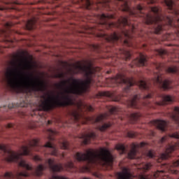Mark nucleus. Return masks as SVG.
I'll list each match as a JSON object with an SVG mask.
<instances>
[{
  "label": "nucleus",
  "instance_id": "10",
  "mask_svg": "<svg viewBox=\"0 0 179 179\" xmlns=\"http://www.w3.org/2000/svg\"><path fill=\"white\" fill-rule=\"evenodd\" d=\"M71 114L75 122H79L80 120L84 118L86 122H83V124H87L89 121L92 122V124H103L104 120L107 119L108 117V113H104L96 117H84L83 115L77 110L73 111Z\"/></svg>",
  "mask_w": 179,
  "mask_h": 179
},
{
  "label": "nucleus",
  "instance_id": "35",
  "mask_svg": "<svg viewBox=\"0 0 179 179\" xmlns=\"http://www.w3.org/2000/svg\"><path fill=\"white\" fill-rule=\"evenodd\" d=\"M108 110L109 114H117L118 113V108L115 106H110Z\"/></svg>",
  "mask_w": 179,
  "mask_h": 179
},
{
  "label": "nucleus",
  "instance_id": "15",
  "mask_svg": "<svg viewBox=\"0 0 179 179\" xmlns=\"http://www.w3.org/2000/svg\"><path fill=\"white\" fill-rule=\"evenodd\" d=\"M30 173H27V171L19 172L17 171L15 174H13L12 172H6L3 178H17V179H23L26 177H29Z\"/></svg>",
  "mask_w": 179,
  "mask_h": 179
},
{
  "label": "nucleus",
  "instance_id": "13",
  "mask_svg": "<svg viewBox=\"0 0 179 179\" xmlns=\"http://www.w3.org/2000/svg\"><path fill=\"white\" fill-rule=\"evenodd\" d=\"M144 146H146V143L143 142L139 144H136L135 143H133L131 145V150L127 154L128 158L136 159V154L138 153V149H139V148H143Z\"/></svg>",
  "mask_w": 179,
  "mask_h": 179
},
{
  "label": "nucleus",
  "instance_id": "48",
  "mask_svg": "<svg viewBox=\"0 0 179 179\" xmlns=\"http://www.w3.org/2000/svg\"><path fill=\"white\" fill-rule=\"evenodd\" d=\"M6 27H7V29H9L10 27H12V23L7 22L6 24Z\"/></svg>",
  "mask_w": 179,
  "mask_h": 179
},
{
  "label": "nucleus",
  "instance_id": "37",
  "mask_svg": "<svg viewBox=\"0 0 179 179\" xmlns=\"http://www.w3.org/2000/svg\"><path fill=\"white\" fill-rule=\"evenodd\" d=\"M137 135H138V133H136L135 131H128L127 132V136L129 138H136Z\"/></svg>",
  "mask_w": 179,
  "mask_h": 179
},
{
  "label": "nucleus",
  "instance_id": "18",
  "mask_svg": "<svg viewBox=\"0 0 179 179\" xmlns=\"http://www.w3.org/2000/svg\"><path fill=\"white\" fill-rule=\"evenodd\" d=\"M165 5L167 6L169 10H171L172 13L175 15H179V10L176 7V3L173 0H164Z\"/></svg>",
  "mask_w": 179,
  "mask_h": 179
},
{
  "label": "nucleus",
  "instance_id": "14",
  "mask_svg": "<svg viewBox=\"0 0 179 179\" xmlns=\"http://www.w3.org/2000/svg\"><path fill=\"white\" fill-rule=\"evenodd\" d=\"M148 61V57L142 53L139 54V57L135 59L132 64L129 66L131 68H134V66H145L146 65V62Z\"/></svg>",
  "mask_w": 179,
  "mask_h": 179
},
{
  "label": "nucleus",
  "instance_id": "56",
  "mask_svg": "<svg viewBox=\"0 0 179 179\" xmlns=\"http://www.w3.org/2000/svg\"><path fill=\"white\" fill-rule=\"evenodd\" d=\"M178 21H179V20H178Z\"/></svg>",
  "mask_w": 179,
  "mask_h": 179
},
{
  "label": "nucleus",
  "instance_id": "5",
  "mask_svg": "<svg viewBox=\"0 0 179 179\" xmlns=\"http://www.w3.org/2000/svg\"><path fill=\"white\" fill-rule=\"evenodd\" d=\"M98 17L103 29L108 30L115 27L121 29V33L119 34L114 32L110 35L101 34V37H103L108 43H117L120 41H123L126 45H129V40H132L136 33V27L134 23L129 22V17L121 16L117 22L110 21V19H114L113 15L101 14L99 15Z\"/></svg>",
  "mask_w": 179,
  "mask_h": 179
},
{
  "label": "nucleus",
  "instance_id": "6",
  "mask_svg": "<svg viewBox=\"0 0 179 179\" xmlns=\"http://www.w3.org/2000/svg\"><path fill=\"white\" fill-rule=\"evenodd\" d=\"M45 148L50 149L48 155L58 157V150H57L56 145L51 142H48L45 145L41 146L37 139L29 141L28 145H22L19 152L13 151L3 144H0V155L2 156L4 160L8 162V163L18 162L20 167H23V169L26 170L31 171L33 168L30 166L29 164L26 163V161L22 159V156H29V155H30V149H34L36 152H40L41 149H45Z\"/></svg>",
  "mask_w": 179,
  "mask_h": 179
},
{
  "label": "nucleus",
  "instance_id": "17",
  "mask_svg": "<svg viewBox=\"0 0 179 179\" xmlns=\"http://www.w3.org/2000/svg\"><path fill=\"white\" fill-rule=\"evenodd\" d=\"M176 149H177V144L173 145H169L166 148L165 152L161 154V159H162V160L169 159V157L171 156L170 155H171V153H173Z\"/></svg>",
  "mask_w": 179,
  "mask_h": 179
},
{
  "label": "nucleus",
  "instance_id": "34",
  "mask_svg": "<svg viewBox=\"0 0 179 179\" xmlns=\"http://www.w3.org/2000/svg\"><path fill=\"white\" fill-rule=\"evenodd\" d=\"M91 51H94L95 52H100V45H91Z\"/></svg>",
  "mask_w": 179,
  "mask_h": 179
},
{
  "label": "nucleus",
  "instance_id": "47",
  "mask_svg": "<svg viewBox=\"0 0 179 179\" xmlns=\"http://www.w3.org/2000/svg\"><path fill=\"white\" fill-rule=\"evenodd\" d=\"M0 35H1V36L3 35L4 37H6V31L2 30V31L0 32Z\"/></svg>",
  "mask_w": 179,
  "mask_h": 179
},
{
  "label": "nucleus",
  "instance_id": "21",
  "mask_svg": "<svg viewBox=\"0 0 179 179\" xmlns=\"http://www.w3.org/2000/svg\"><path fill=\"white\" fill-rule=\"evenodd\" d=\"M154 125L157 127L158 129L164 132L166 131V128L167 127V122L164 120H155Z\"/></svg>",
  "mask_w": 179,
  "mask_h": 179
},
{
  "label": "nucleus",
  "instance_id": "53",
  "mask_svg": "<svg viewBox=\"0 0 179 179\" xmlns=\"http://www.w3.org/2000/svg\"><path fill=\"white\" fill-rule=\"evenodd\" d=\"M8 41V43H13V41H12V40H10V41Z\"/></svg>",
  "mask_w": 179,
  "mask_h": 179
},
{
  "label": "nucleus",
  "instance_id": "40",
  "mask_svg": "<svg viewBox=\"0 0 179 179\" xmlns=\"http://www.w3.org/2000/svg\"><path fill=\"white\" fill-rule=\"evenodd\" d=\"M98 96L99 97H106L110 96V94L108 92H99Z\"/></svg>",
  "mask_w": 179,
  "mask_h": 179
},
{
  "label": "nucleus",
  "instance_id": "9",
  "mask_svg": "<svg viewBox=\"0 0 179 179\" xmlns=\"http://www.w3.org/2000/svg\"><path fill=\"white\" fill-rule=\"evenodd\" d=\"M152 94H148L143 96V101H141V95H134L131 99L129 100L128 105L132 108H142V106L144 107H152L149 99H152Z\"/></svg>",
  "mask_w": 179,
  "mask_h": 179
},
{
  "label": "nucleus",
  "instance_id": "25",
  "mask_svg": "<svg viewBox=\"0 0 179 179\" xmlns=\"http://www.w3.org/2000/svg\"><path fill=\"white\" fill-rule=\"evenodd\" d=\"M36 21L35 18L29 20L25 24V27L27 30H33L36 27Z\"/></svg>",
  "mask_w": 179,
  "mask_h": 179
},
{
  "label": "nucleus",
  "instance_id": "28",
  "mask_svg": "<svg viewBox=\"0 0 179 179\" xmlns=\"http://www.w3.org/2000/svg\"><path fill=\"white\" fill-rule=\"evenodd\" d=\"M129 118L133 121V124H135V122H136V121L141 118V114L138 113H131L129 115Z\"/></svg>",
  "mask_w": 179,
  "mask_h": 179
},
{
  "label": "nucleus",
  "instance_id": "55",
  "mask_svg": "<svg viewBox=\"0 0 179 179\" xmlns=\"http://www.w3.org/2000/svg\"><path fill=\"white\" fill-rule=\"evenodd\" d=\"M107 73H110V71H107Z\"/></svg>",
  "mask_w": 179,
  "mask_h": 179
},
{
  "label": "nucleus",
  "instance_id": "42",
  "mask_svg": "<svg viewBox=\"0 0 179 179\" xmlns=\"http://www.w3.org/2000/svg\"><path fill=\"white\" fill-rule=\"evenodd\" d=\"M34 160H35V162H43V159L41 158L38 155H35L34 157Z\"/></svg>",
  "mask_w": 179,
  "mask_h": 179
},
{
  "label": "nucleus",
  "instance_id": "3",
  "mask_svg": "<svg viewBox=\"0 0 179 179\" xmlns=\"http://www.w3.org/2000/svg\"><path fill=\"white\" fill-rule=\"evenodd\" d=\"M74 157L78 162H85L87 165L78 169L73 165V162H68L63 166L61 164H55V159H46L45 163L48 164L49 169L53 173L61 171L64 169L66 170V171H70V173H76L77 171L87 173V171L92 170L93 166H108L112 167L114 162V157L111 152L106 148H101L100 152L92 149L87 150L86 153L78 152L74 155Z\"/></svg>",
  "mask_w": 179,
  "mask_h": 179
},
{
  "label": "nucleus",
  "instance_id": "44",
  "mask_svg": "<svg viewBox=\"0 0 179 179\" xmlns=\"http://www.w3.org/2000/svg\"><path fill=\"white\" fill-rule=\"evenodd\" d=\"M157 0H147V3H156Z\"/></svg>",
  "mask_w": 179,
  "mask_h": 179
},
{
  "label": "nucleus",
  "instance_id": "8",
  "mask_svg": "<svg viewBox=\"0 0 179 179\" xmlns=\"http://www.w3.org/2000/svg\"><path fill=\"white\" fill-rule=\"evenodd\" d=\"M164 66L162 64H156V69L158 71V73L155 76V78L152 80V83L155 86H159V87H162L164 90H169L171 87V80H163V76L160 73L163 69H164Z\"/></svg>",
  "mask_w": 179,
  "mask_h": 179
},
{
  "label": "nucleus",
  "instance_id": "22",
  "mask_svg": "<svg viewBox=\"0 0 179 179\" xmlns=\"http://www.w3.org/2000/svg\"><path fill=\"white\" fill-rule=\"evenodd\" d=\"M118 54L120 55V58H122L125 61L131 59V52H129V50H127L125 49H120Z\"/></svg>",
  "mask_w": 179,
  "mask_h": 179
},
{
  "label": "nucleus",
  "instance_id": "1",
  "mask_svg": "<svg viewBox=\"0 0 179 179\" xmlns=\"http://www.w3.org/2000/svg\"><path fill=\"white\" fill-rule=\"evenodd\" d=\"M86 64H83L80 62H77L73 64V73L77 75L78 73H84L86 80L75 79L71 78L68 80H64L62 84H58L57 87L62 89L64 86H66V83H69L72 80L73 84L64 89V92H61V99L59 96L56 98L48 94V97L43 96V100L41 101L40 108L43 111H51L54 108L58 107H67V106H73V101L69 94H77L80 96L83 93L89 92L90 85L93 82V78L96 76V69L93 67L92 61L87 60L84 62Z\"/></svg>",
  "mask_w": 179,
  "mask_h": 179
},
{
  "label": "nucleus",
  "instance_id": "33",
  "mask_svg": "<svg viewBox=\"0 0 179 179\" xmlns=\"http://www.w3.org/2000/svg\"><path fill=\"white\" fill-rule=\"evenodd\" d=\"M59 146L61 149L68 150L69 149V143H68V141H64L63 142L59 143Z\"/></svg>",
  "mask_w": 179,
  "mask_h": 179
},
{
  "label": "nucleus",
  "instance_id": "41",
  "mask_svg": "<svg viewBox=\"0 0 179 179\" xmlns=\"http://www.w3.org/2000/svg\"><path fill=\"white\" fill-rule=\"evenodd\" d=\"M158 54H159V55H167V50H163V49H159Z\"/></svg>",
  "mask_w": 179,
  "mask_h": 179
},
{
  "label": "nucleus",
  "instance_id": "16",
  "mask_svg": "<svg viewBox=\"0 0 179 179\" xmlns=\"http://www.w3.org/2000/svg\"><path fill=\"white\" fill-rule=\"evenodd\" d=\"M117 179H130L132 178V173L131 169L127 167H123L122 171L116 173Z\"/></svg>",
  "mask_w": 179,
  "mask_h": 179
},
{
  "label": "nucleus",
  "instance_id": "32",
  "mask_svg": "<svg viewBox=\"0 0 179 179\" xmlns=\"http://www.w3.org/2000/svg\"><path fill=\"white\" fill-rule=\"evenodd\" d=\"M166 71L168 73H178V68L177 66H171L166 69Z\"/></svg>",
  "mask_w": 179,
  "mask_h": 179
},
{
  "label": "nucleus",
  "instance_id": "39",
  "mask_svg": "<svg viewBox=\"0 0 179 179\" xmlns=\"http://www.w3.org/2000/svg\"><path fill=\"white\" fill-rule=\"evenodd\" d=\"M55 78H57L59 79H64V78H65V74H64V73H58L55 76Z\"/></svg>",
  "mask_w": 179,
  "mask_h": 179
},
{
  "label": "nucleus",
  "instance_id": "2",
  "mask_svg": "<svg viewBox=\"0 0 179 179\" xmlns=\"http://www.w3.org/2000/svg\"><path fill=\"white\" fill-rule=\"evenodd\" d=\"M16 61L19 62L18 66L16 61L10 62L13 67L8 69L3 78V80L10 90L13 92H24L26 94L32 92H45L47 90V85L43 80L33 78L32 74L24 73V60L20 58L19 55L14 56Z\"/></svg>",
  "mask_w": 179,
  "mask_h": 179
},
{
  "label": "nucleus",
  "instance_id": "36",
  "mask_svg": "<svg viewBox=\"0 0 179 179\" xmlns=\"http://www.w3.org/2000/svg\"><path fill=\"white\" fill-rule=\"evenodd\" d=\"M145 157H149L150 159H153V157H155V152L152 150H148L145 153Z\"/></svg>",
  "mask_w": 179,
  "mask_h": 179
},
{
  "label": "nucleus",
  "instance_id": "12",
  "mask_svg": "<svg viewBox=\"0 0 179 179\" xmlns=\"http://www.w3.org/2000/svg\"><path fill=\"white\" fill-rule=\"evenodd\" d=\"M139 179H166V172L164 171H157L152 175L141 174L138 176Z\"/></svg>",
  "mask_w": 179,
  "mask_h": 179
},
{
  "label": "nucleus",
  "instance_id": "29",
  "mask_svg": "<svg viewBox=\"0 0 179 179\" xmlns=\"http://www.w3.org/2000/svg\"><path fill=\"white\" fill-rule=\"evenodd\" d=\"M47 133L48 134V139L50 141H54V135H57V134H58L56 130H52L51 129H48L47 130Z\"/></svg>",
  "mask_w": 179,
  "mask_h": 179
},
{
  "label": "nucleus",
  "instance_id": "4",
  "mask_svg": "<svg viewBox=\"0 0 179 179\" xmlns=\"http://www.w3.org/2000/svg\"><path fill=\"white\" fill-rule=\"evenodd\" d=\"M115 5L121 8L123 12H127L129 16L133 17H143L145 24L149 26L152 32L155 34H162L164 27H163V20H166V23L169 26H173V17H164L162 13V8L160 7H152L150 8L151 13H145V7L138 4L136 8L131 9L128 5V0H116Z\"/></svg>",
  "mask_w": 179,
  "mask_h": 179
},
{
  "label": "nucleus",
  "instance_id": "49",
  "mask_svg": "<svg viewBox=\"0 0 179 179\" xmlns=\"http://www.w3.org/2000/svg\"><path fill=\"white\" fill-rule=\"evenodd\" d=\"M8 108H15V104L8 105Z\"/></svg>",
  "mask_w": 179,
  "mask_h": 179
},
{
  "label": "nucleus",
  "instance_id": "11",
  "mask_svg": "<svg viewBox=\"0 0 179 179\" xmlns=\"http://www.w3.org/2000/svg\"><path fill=\"white\" fill-rule=\"evenodd\" d=\"M111 0H95L92 1L90 0H85V5L87 9H92L93 5H96L97 9H101V8H106L110 10Z\"/></svg>",
  "mask_w": 179,
  "mask_h": 179
},
{
  "label": "nucleus",
  "instance_id": "7",
  "mask_svg": "<svg viewBox=\"0 0 179 179\" xmlns=\"http://www.w3.org/2000/svg\"><path fill=\"white\" fill-rule=\"evenodd\" d=\"M107 82L112 87L120 86V85H125L126 87L124 89V93H129L131 92V87L134 85H136L140 89H143V90H149V87H150V84H148L145 80H140L136 81L134 78H128L125 74L122 73H119L116 76L109 78Z\"/></svg>",
  "mask_w": 179,
  "mask_h": 179
},
{
  "label": "nucleus",
  "instance_id": "46",
  "mask_svg": "<svg viewBox=\"0 0 179 179\" xmlns=\"http://www.w3.org/2000/svg\"><path fill=\"white\" fill-rule=\"evenodd\" d=\"M87 110H88V111H93V106H87Z\"/></svg>",
  "mask_w": 179,
  "mask_h": 179
},
{
  "label": "nucleus",
  "instance_id": "27",
  "mask_svg": "<svg viewBox=\"0 0 179 179\" xmlns=\"http://www.w3.org/2000/svg\"><path fill=\"white\" fill-rule=\"evenodd\" d=\"M110 127H111V123H104L102 125H98L96 129H99V131H101V132H104V131L110 128Z\"/></svg>",
  "mask_w": 179,
  "mask_h": 179
},
{
  "label": "nucleus",
  "instance_id": "43",
  "mask_svg": "<svg viewBox=\"0 0 179 179\" xmlns=\"http://www.w3.org/2000/svg\"><path fill=\"white\" fill-rule=\"evenodd\" d=\"M173 167H179V159L176 162H174L173 163Z\"/></svg>",
  "mask_w": 179,
  "mask_h": 179
},
{
  "label": "nucleus",
  "instance_id": "31",
  "mask_svg": "<svg viewBox=\"0 0 179 179\" xmlns=\"http://www.w3.org/2000/svg\"><path fill=\"white\" fill-rule=\"evenodd\" d=\"M150 167H152V164L143 162L141 164L140 169L144 171H146L147 170H149Z\"/></svg>",
  "mask_w": 179,
  "mask_h": 179
},
{
  "label": "nucleus",
  "instance_id": "52",
  "mask_svg": "<svg viewBox=\"0 0 179 179\" xmlns=\"http://www.w3.org/2000/svg\"><path fill=\"white\" fill-rule=\"evenodd\" d=\"M8 128H12V124H8Z\"/></svg>",
  "mask_w": 179,
  "mask_h": 179
},
{
  "label": "nucleus",
  "instance_id": "45",
  "mask_svg": "<svg viewBox=\"0 0 179 179\" xmlns=\"http://www.w3.org/2000/svg\"><path fill=\"white\" fill-rule=\"evenodd\" d=\"M11 3L13 5H21L22 4L20 2L17 1H11Z\"/></svg>",
  "mask_w": 179,
  "mask_h": 179
},
{
  "label": "nucleus",
  "instance_id": "24",
  "mask_svg": "<svg viewBox=\"0 0 179 179\" xmlns=\"http://www.w3.org/2000/svg\"><path fill=\"white\" fill-rule=\"evenodd\" d=\"M171 117L176 124L179 125V107L176 106L173 109V113L171 115Z\"/></svg>",
  "mask_w": 179,
  "mask_h": 179
},
{
  "label": "nucleus",
  "instance_id": "38",
  "mask_svg": "<svg viewBox=\"0 0 179 179\" xmlns=\"http://www.w3.org/2000/svg\"><path fill=\"white\" fill-rule=\"evenodd\" d=\"M29 104H30L29 101H23L18 105V107H27Z\"/></svg>",
  "mask_w": 179,
  "mask_h": 179
},
{
  "label": "nucleus",
  "instance_id": "51",
  "mask_svg": "<svg viewBox=\"0 0 179 179\" xmlns=\"http://www.w3.org/2000/svg\"><path fill=\"white\" fill-rule=\"evenodd\" d=\"M61 156H62V159H64V157H65V155H64V153H62V154L61 155Z\"/></svg>",
  "mask_w": 179,
  "mask_h": 179
},
{
  "label": "nucleus",
  "instance_id": "19",
  "mask_svg": "<svg viewBox=\"0 0 179 179\" xmlns=\"http://www.w3.org/2000/svg\"><path fill=\"white\" fill-rule=\"evenodd\" d=\"M96 138H97V135H96V133L94 132L83 134L80 136V138L83 139V143L84 145H89V143H90V139H96Z\"/></svg>",
  "mask_w": 179,
  "mask_h": 179
},
{
  "label": "nucleus",
  "instance_id": "54",
  "mask_svg": "<svg viewBox=\"0 0 179 179\" xmlns=\"http://www.w3.org/2000/svg\"><path fill=\"white\" fill-rule=\"evenodd\" d=\"M3 10V8H0V10Z\"/></svg>",
  "mask_w": 179,
  "mask_h": 179
},
{
  "label": "nucleus",
  "instance_id": "30",
  "mask_svg": "<svg viewBox=\"0 0 179 179\" xmlns=\"http://www.w3.org/2000/svg\"><path fill=\"white\" fill-rule=\"evenodd\" d=\"M115 149L117 150H120V155H124V153H127V148H125V145L122 144L116 145Z\"/></svg>",
  "mask_w": 179,
  "mask_h": 179
},
{
  "label": "nucleus",
  "instance_id": "23",
  "mask_svg": "<svg viewBox=\"0 0 179 179\" xmlns=\"http://www.w3.org/2000/svg\"><path fill=\"white\" fill-rule=\"evenodd\" d=\"M47 169V165L39 164L35 169L34 174L37 177H41L43 171Z\"/></svg>",
  "mask_w": 179,
  "mask_h": 179
},
{
  "label": "nucleus",
  "instance_id": "26",
  "mask_svg": "<svg viewBox=\"0 0 179 179\" xmlns=\"http://www.w3.org/2000/svg\"><path fill=\"white\" fill-rule=\"evenodd\" d=\"M169 138H175V139H179V134H178V132H176L172 134H169V136H164L159 140V143L161 144L164 143V142H166V141H167V139H169Z\"/></svg>",
  "mask_w": 179,
  "mask_h": 179
},
{
  "label": "nucleus",
  "instance_id": "50",
  "mask_svg": "<svg viewBox=\"0 0 179 179\" xmlns=\"http://www.w3.org/2000/svg\"><path fill=\"white\" fill-rule=\"evenodd\" d=\"M51 124H52V121L48 120V123H47V125H51Z\"/></svg>",
  "mask_w": 179,
  "mask_h": 179
},
{
  "label": "nucleus",
  "instance_id": "20",
  "mask_svg": "<svg viewBox=\"0 0 179 179\" xmlns=\"http://www.w3.org/2000/svg\"><path fill=\"white\" fill-rule=\"evenodd\" d=\"M162 99V101L156 102L157 106H166V104L173 103V97L170 95H163Z\"/></svg>",
  "mask_w": 179,
  "mask_h": 179
}]
</instances>
